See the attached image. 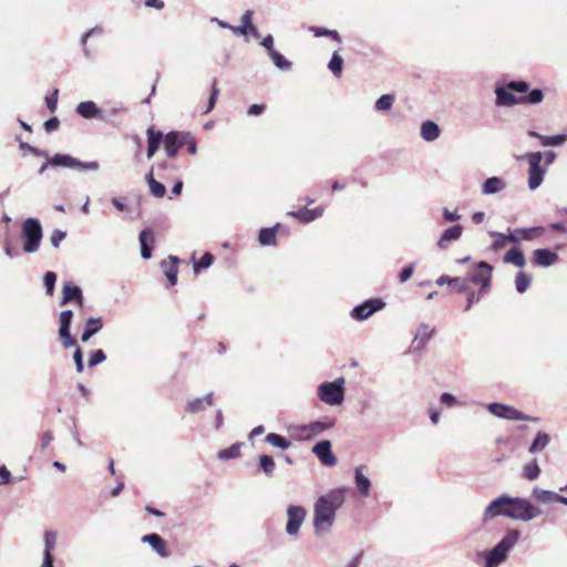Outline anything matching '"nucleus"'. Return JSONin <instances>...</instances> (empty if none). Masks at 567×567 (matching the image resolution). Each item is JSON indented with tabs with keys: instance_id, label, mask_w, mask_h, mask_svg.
<instances>
[{
	"instance_id": "obj_1",
	"label": "nucleus",
	"mask_w": 567,
	"mask_h": 567,
	"mask_svg": "<svg viewBox=\"0 0 567 567\" xmlns=\"http://www.w3.org/2000/svg\"><path fill=\"white\" fill-rule=\"evenodd\" d=\"M540 511L528 501L502 495L494 499L484 512V520L503 515L514 519L529 520L538 516Z\"/></svg>"
},
{
	"instance_id": "obj_30",
	"label": "nucleus",
	"mask_w": 567,
	"mask_h": 567,
	"mask_svg": "<svg viewBox=\"0 0 567 567\" xmlns=\"http://www.w3.org/2000/svg\"><path fill=\"white\" fill-rule=\"evenodd\" d=\"M503 260L506 264H512L519 268H523L526 264L525 256L523 251L518 248H512L511 250H508L505 254Z\"/></svg>"
},
{
	"instance_id": "obj_52",
	"label": "nucleus",
	"mask_w": 567,
	"mask_h": 567,
	"mask_svg": "<svg viewBox=\"0 0 567 567\" xmlns=\"http://www.w3.org/2000/svg\"><path fill=\"white\" fill-rule=\"evenodd\" d=\"M44 286L47 288V293L49 296H52L53 292H54V286H55V281H56V275L53 272V271H48L45 275H44Z\"/></svg>"
},
{
	"instance_id": "obj_22",
	"label": "nucleus",
	"mask_w": 567,
	"mask_h": 567,
	"mask_svg": "<svg viewBox=\"0 0 567 567\" xmlns=\"http://www.w3.org/2000/svg\"><path fill=\"white\" fill-rule=\"evenodd\" d=\"M558 260V255L548 249H536L534 251V262L537 266L548 267Z\"/></svg>"
},
{
	"instance_id": "obj_25",
	"label": "nucleus",
	"mask_w": 567,
	"mask_h": 567,
	"mask_svg": "<svg viewBox=\"0 0 567 567\" xmlns=\"http://www.w3.org/2000/svg\"><path fill=\"white\" fill-rule=\"evenodd\" d=\"M141 255L144 259L152 256V244L154 243V234L151 229H143L140 234Z\"/></svg>"
},
{
	"instance_id": "obj_45",
	"label": "nucleus",
	"mask_w": 567,
	"mask_h": 567,
	"mask_svg": "<svg viewBox=\"0 0 567 567\" xmlns=\"http://www.w3.org/2000/svg\"><path fill=\"white\" fill-rule=\"evenodd\" d=\"M518 532L511 530L499 543L498 545L507 553L517 542Z\"/></svg>"
},
{
	"instance_id": "obj_42",
	"label": "nucleus",
	"mask_w": 567,
	"mask_h": 567,
	"mask_svg": "<svg viewBox=\"0 0 567 567\" xmlns=\"http://www.w3.org/2000/svg\"><path fill=\"white\" fill-rule=\"evenodd\" d=\"M309 31L313 33L315 37H330L333 40L341 42V37L336 30H330L326 28H319V27H310Z\"/></svg>"
},
{
	"instance_id": "obj_21",
	"label": "nucleus",
	"mask_w": 567,
	"mask_h": 567,
	"mask_svg": "<svg viewBox=\"0 0 567 567\" xmlns=\"http://www.w3.org/2000/svg\"><path fill=\"white\" fill-rule=\"evenodd\" d=\"M142 540L152 546V548L162 557H168L169 551L167 549L166 542L158 534L145 535Z\"/></svg>"
},
{
	"instance_id": "obj_19",
	"label": "nucleus",
	"mask_w": 567,
	"mask_h": 567,
	"mask_svg": "<svg viewBox=\"0 0 567 567\" xmlns=\"http://www.w3.org/2000/svg\"><path fill=\"white\" fill-rule=\"evenodd\" d=\"M284 229L280 223L269 228H261L258 235V241L261 246H274L277 243V234Z\"/></svg>"
},
{
	"instance_id": "obj_39",
	"label": "nucleus",
	"mask_w": 567,
	"mask_h": 567,
	"mask_svg": "<svg viewBox=\"0 0 567 567\" xmlns=\"http://www.w3.org/2000/svg\"><path fill=\"white\" fill-rule=\"evenodd\" d=\"M516 234H519L522 239L532 240L540 237L544 234L543 227H532V228H518L515 230Z\"/></svg>"
},
{
	"instance_id": "obj_12",
	"label": "nucleus",
	"mask_w": 567,
	"mask_h": 567,
	"mask_svg": "<svg viewBox=\"0 0 567 567\" xmlns=\"http://www.w3.org/2000/svg\"><path fill=\"white\" fill-rule=\"evenodd\" d=\"M183 132H169L165 136L163 135V144L164 150L166 152L167 157L175 158L178 151L183 147L184 140Z\"/></svg>"
},
{
	"instance_id": "obj_29",
	"label": "nucleus",
	"mask_w": 567,
	"mask_h": 567,
	"mask_svg": "<svg viewBox=\"0 0 567 567\" xmlns=\"http://www.w3.org/2000/svg\"><path fill=\"white\" fill-rule=\"evenodd\" d=\"M505 183L499 177H489L482 185V193L485 195L495 194L502 189H504Z\"/></svg>"
},
{
	"instance_id": "obj_16",
	"label": "nucleus",
	"mask_w": 567,
	"mask_h": 567,
	"mask_svg": "<svg viewBox=\"0 0 567 567\" xmlns=\"http://www.w3.org/2000/svg\"><path fill=\"white\" fill-rule=\"evenodd\" d=\"M323 214V207L319 206L316 208H300L298 210L289 212L288 215L298 219L299 221L307 224L321 217Z\"/></svg>"
},
{
	"instance_id": "obj_38",
	"label": "nucleus",
	"mask_w": 567,
	"mask_h": 567,
	"mask_svg": "<svg viewBox=\"0 0 567 567\" xmlns=\"http://www.w3.org/2000/svg\"><path fill=\"white\" fill-rule=\"evenodd\" d=\"M265 440L267 443L281 450H286L291 445V442L289 440L276 433L267 434Z\"/></svg>"
},
{
	"instance_id": "obj_17",
	"label": "nucleus",
	"mask_w": 567,
	"mask_h": 567,
	"mask_svg": "<svg viewBox=\"0 0 567 567\" xmlns=\"http://www.w3.org/2000/svg\"><path fill=\"white\" fill-rule=\"evenodd\" d=\"M436 285L443 286L447 285L452 288L453 291L457 293L467 292L468 290V281L466 278L455 277L451 278L447 275H442L436 279Z\"/></svg>"
},
{
	"instance_id": "obj_9",
	"label": "nucleus",
	"mask_w": 567,
	"mask_h": 567,
	"mask_svg": "<svg viewBox=\"0 0 567 567\" xmlns=\"http://www.w3.org/2000/svg\"><path fill=\"white\" fill-rule=\"evenodd\" d=\"M487 409L493 415H495L497 417L506 419V420H513V421H526V420L537 421L538 420L536 417H530V416L525 415L523 412L518 411L514 406L505 405L502 403H491Z\"/></svg>"
},
{
	"instance_id": "obj_8",
	"label": "nucleus",
	"mask_w": 567,
	"mask_h": 567,
	"mask_svg": "<svg viewBox=\"0 0 567 567\" xmlns=\"http://www.w3.org/2000/svg\"><path fill=\"white\" fill-rule=\"evenodd\" d=\"M49 163L51 166H64L81 171H96L100 167L99 163L95 161L84 163L66 154H55L53 157L49 158Z\"/></svg>"
},
{
	"instance_id": "obj_55",
	"label": "nucleus",
	"mask_w": 567,
	"mask_h": 567,
	"mask_svg": "<svg viewBox=\"0 0 567 567\" xmlns=\"http://www.w3.org/2000/svg\"><path fill=\"white\" fill-rule=\"evenodd\" d=\"M183 146H187L189 154L194 155L197 151V144L194 136L190 133H184Z\"/></svg>"
},
{
	"instance_id": "obj_5",
	"label": "nucleus",
	"mask_w": 567,
	"mask_h": 567,
	"mask_svg": "<svg viewBox=\"0 0 567 567\" xmlns=\"http://www.w3.org/2000/svg\"><path fill=\"white\" fill-rule=\"evenodd\" d=\"M23 250L25 252H34L40 247L42 239V228L39 220L28 218L22 225Z\"/></svg>"
},
{
	"instance_id": "obj_31",
	"label": "nucleus",
	"mask_w": 567,
	"mask_h": 567,
	"mask_svg": "<svg viewBox=\"0 0 567 567\" xmlns=\"http://www.w3.org/2000/svg\"><path fill=\"white\" fill-rule=\"evenodd\" d=\"M212 405H213V394L209 393L204 398H197V399H194L193 401H189L186 410L188 412L195 413V412L205 410L207 406H212Z\"/></svg>"
},
{
	"instance_id": "obj_51",
	"label": "nucleus",
	"mask_w": 567,
	"mask_h": 567,
	"mask_svg": "<svg viewBox=\"0 0 567 567\" xmlns=\"http://www.w3.org/2000/svg\"><path fill=\"white\" fill-rule=\"evenodd\" d=\"M44 544H45L44 553L52 554V551L54 550V548L56 546V533L51 532V530L45 532Z\"/></svg>"
},
{
	"instance_id": "obj_47",
	"label": "nucleus",
	"mask_w": 567,
	"mask_h": 567,
	"mask_svg": "<svg viewBox=\"0 0 567 567\" xmlns=\"http://www.w3.org/2000/svg\"><path fill=\"white\" fill-rule=\"evenodd\" d=\"M275 65L281 70H289L291 68V62L288 61L281 53L278 51H274L269 54Z\"/></svg>"
},
{
	"instance_id": "obj_26",
	"label": "nucleus",
	"mask_w": 567,
	"mask_h": 567,
	"mask_svg": "<svg viewBox=\"0 0 567 567\" xmlns=\"http://www.w3.org/2000/svg\"><path fill=\"white\" fill-rule=\"evenodd\" d=\"M329 426L321 422H313L308 425L300 426L298 429V435L300 439L307 440L315 435L322 433Z\"/></svg>"
},
{
	"instance_id": "obj_32",
	"label": "nucleus",
	"mask_w": 567,
	"mask_h": 567,
	"mask_svg": "<svg viewBox=\"0 0 567 567\" xmlns=\"http://www.w3.org/2000/svg\"><path fill=\"white\" fill-rule=\"evenodd\" d=\"M506 551L498 544L487 554L486 566L496 567L506 558Z\"/></svg>"
},
{
	"instance_id": "obj_48",
	"label": "nucleus",
	"mask_w": 567,
	"mask_h": 567,
	"mask_svg": "<svg viewBox=\"0 0 567 567\" xmlns=\"http://www.w3.org/2000/svg\"><path fill=\"white\" fill-rule=\"evenodd\" d=\"M240 454V444H233L231 446L219 451L218 457L221 460L236 458Z\"/></svg>"
},
{
	"instance_id": "obj_53",
	"label": "nucleus",
	"mask_w": 567,
	"mask_h": 567,
	"mask_svg": "<svg viewBox=\"0 0 567 567\" xmlns=\"http://www.w3.org/2000/svg\"><path fill=\"white\" fill-rule=\"evenodd\" d=\"M102 327L101 318H89L85 322L84 329L90 331L92 334H95L102 329Z\"/></svg>"
},
{
	"instance_id": "obj_50",
	"label": "nucleus",
	"mask_w": 567,
	"mask_h": 567,
	"mask_svg": "<svg viewBox=\"0 0 567 567\" xmlns=\"http://www.w3.org/2000/svg\"><path fill=\"white\" fill-rule=\"evenodd\" d=\"M259 464H260V467L262 468V471L267 474V475H271L275 471V467H276V464L272 460L271 456H268V455H260L259 456Z\"/></svg>"
},
{
	"instance_id": "obj_14",
	"label": "nucleus",
	"mask_w": 567,
	"mask_h": 567,
	"mask_svg": "<svg viewBox=\"0 0 567 567\" xmlns=\"http://www.w3.org/2000/svg\"><path fill=\"white\" fill-rule=\"evenodd\" d=\"M288 522H287V533L289 535H296L305 520L306 511L301 506H289L288 511Z\"/></svg>"
},
{
	"instance_id": "obj_63",
	"label": "nucleus",
	"mask_w": 567,
	"mask_h": 567,
	"mask_svg": "<svg viewBox=\"0 0 567 567\" xmlns=\"http://www.w3.org/2000/svg\"><path fill=\"white\" fill-rule=\"evenodd\" d=\"M66 233L62 230H54L51 236V244L56 248L59 247L60 243L65 238Z\"/></svg>"
},
{
	"instance_id": "obj_24",
	"label": "nucleus",
	"mask_w": 567,
	"mask_h": 567,
	"mask_svg": "<svg viewBox=\"0 0 567 567\" xmlns=\"http://www.w3.org/2000/svg\"><path fill=\"white\" fill-rule=\"evenodd\" d=\"M76 112L84 118L102 117V111L93 101L81 102L76 107Z\"/></svg>"
},
{
	"instance_id": "obj_15",
	"label": "nucleus",
	"mask_w": 567,
	"mask_h": 567,
	"mask_svg": "<svg viewBox=\"0 0 567 567\" xmlns=\"http://www.w3.org/2000/svg\"><path fill=\"white\" fill-rule=\"evenodd\" d=\"M72 301H74L79 308H83L84 306V298L81 288L66 282L63 285L61 305L64 306Z\"/></svg>"
},
{
	"instance_id": "obj_10",
	"label": "nucleus",
	"mask_w": 567,
	"mask_h": 567,
	"mask_svg": "<svg viewBox=\"0 0 567 567\" xmlns=\"http://www.w3.org/2000/svg\"><path fill=\"white\" fill-rule=\"evenodd\" d=\"M384 306V301L380 298L369 299L354 307L351 311V317L358 321H362L370 318L377 311L383 309Z\"/></svg>"
},
{
	"instance_id": "obj_60",
	"label": "nucleus",
	"mask_w": 567,
	"mask_h": 567,
	"mask_svg": "<svg viewBox=\"0 0 567 567\" xmlns=\"http://www.w3.org/2000/svg\"><path fill=\"white\" fill-rule=\"evenodd\" d=\"M73 359H74V362H75L76 372H79V373L83 372V370H84L83 352H82L80 347H76V349H75V351L73 353Z\"/></svg>"
},
{
	"instance_id": "obj_4",
	"label": "nucleus",
	"mask_w": 567,
	"mask_h": 567,
	"mask_svg": "<svg viewBox=\"0 0 567 567\" xmlns=\"http://www.w3.org/2000/svg\"><path fill=\"white\" fill-rule=\"evenodd\" d=\"M494 268L486 261L476 262L468 272L467 281L480 286V293L487 295L492 288Z\"/></svg>"
},
{
	"instance_id": "obj_33",
	"label": "nucleus",
	"mask_w": 567,
	"mask_h": 567,
	"mask_svg": "<svg viewBox=\"0 0 567 567\" xmlns=\"http://www.w3.org/2000/svg\"><path fill=\"white\" fill-rule=\"evenodd\" d=\"M529 135L539 140L542 146H557L561 145L566 140V135L545 136L536 132H529Z\"/></svg>"
},
{
	"instance_id": "obj_7",
	"label": "nucleus",
	"mask_w": 567,
	"mask_h": 567,
	"mask_svg": "<svg viewBox=\"0 0 567 567\" xmlns=\"http://www.w3.org/2000/svg\"><path fill=\"white\" fill-rule=\"evenodd\" d=\"M526 158L529 164L528 186L530 189H536L542 184L545 174V169L540 166L543 154L540 152L528 153Z\"/></svg>"
},
{
	"instance_id": "obj_61",
	"label": "nucleus",
	"mask_w": 567,
	"mask_h": 567,
	"mask_svg": "<svg viewBox=\"0 0 567 567\" xmlns=\"http://www.w3.org/2000/svg\"><path fill=\"white\" fill-rule=\"evenodd\" d=\"M492 236L495 237V240L492 244V248L494 250L497 251V250L502 249L506 245L507 240H506V237H505L504 234L493 233Z\"/></svg>"
},
{
	"instance_id": "obj_64",
	"label": "nucleus",
	"mask_w": 567,
	"mask_h": 567,
	"mask_svg": "<svg viewBox=\"0 0 567 567\" xmlns=\"http://www.w3.org/2000/svg\"><path fill=\"white\" fill-rule=\"evenodd\" d=\"M59 125H60L59 118L58 117H51L48 121H45L44 130L48 133H51V132L55 131L59 127Z\"/></svg>"
},
{
	"instance_id": "obj_43",
	"label": "nucleus",
	"mask_w": 567,
	"mask_h": 567,
	"mask_svg": "<svg viewBox=\"0 0 567 567\" xmlns=\"http://www.w3.org/2000/svg\"><path fill=\"white\" fill-rule=\"evenodd\" d=\"M395 101V96L393 94H384L379 97L375 102V109L380 112L389 111Z\"/></svg>"
},
{
	"instance_id": "obj_13",
	"label": "nucleus",
	"mask_w": 567,
	"mask_h": 567,
	"mask_svg": "<svg viewBox=\"0 0 567 567\" xmlns=\"http://www.w3.org/2000/svg\"><path fill=\"white\" fill-rule=\"evenodd\" d=\"M312 452L319 458V461L326 466H334L337 464V457L331 451V443L328 440L318 442L313 447Z\"/></svg>"
},
{
	"instance_id": "obj_27",
	"label": "nucleus",
	"mask_w": 567,
	"mask_h": 567,
	"mask_svg": "<svg viewBox=\"0 0 567 567\" xmlns=\"http://www.w3.org/2000/svg\"><path fill=\"white\" fill-rule=\"evenodd\" d=\"M435 332L434 328H431L429 324H421L415 333L414 343L416 349H422L425 347L429 339Z\"/></svg>"
},
{
	"instance_id": "obj_23",
	"label": "nucleus",
	"mask_w": 567,
	"mask_h": 567,
	"mask_svg": "<svg viewBox=\"0 0 567 567\" xmlns=\"http://www.w3.org/2000/svg\"><path fill=\"white\" fill-rule=\"evenodd\" d=\"M163 143V133L154 128L147 130V157L152 158Z\"/></svg>"
},
{
	"instance_id": "obj_59",
	"label": "nucleus",
	"mask_w": 567,
	"mask_h": 567,
	"mask_svg": "<svg viewBox=\"0 0 567 567\" xmlns=\"http://www.w3.org/2000/svg\"><path fill=\"white\" fill-rule=\"evenodd\" d=\"M58 95H59V90L55 89L50 96L45 97V104H47L48 109L50 110V112H52V113L55 112L56 107H58Z\"/></svg>"
},
{
	"instance_id": "obj_28",
	"label": "nucleus",
	"mask_w": 567,
	"mask_h": 567,
	"mask_svg": "<svg viewBox=\"0 0 567 567\" xmlns=\"http://www.w3.org/2000/svg\"><path fill=\"white\" fill-rule=\"evenodd\" d=\"M440 127L432 121H425L421 125V136L426 142L435 141L440 136Z\"/></svg>"
},
{
	"instance_id": "obj_62",
	"label": "nucleus",
	"mask_w": 567,
	"mask_h": 567,
	"mask_svg": "<svg viewBox=\"0 0 567 567\" xmlns=\"http://www.w3.org/2000/svg\"><path fill=\"white\" fill-rule=\"evenodd\" d=\"M20 148L22 151H28L30 152L31 154H33L34 156H39V157H43V156H47V152L44 151H41L32 145H30L29 143H25V142H21L20 143Z\"/></svg>"
},
{
	"instance_id": "obj_40",
	"label": "nucleus",
	"mask_w": 567,
	"mask_h": 567,
	"mask_svg": "<svg viewBox=\"0 0 567 567\" xmlns=\"http://www.w3.org/2000/svg\"><path fill=\"white\" fill-rule=\"evenodd\" d=\"M540 474V468L537 464L536 460H533L532 462L527 463L523 467V476L528 481L536 480Z\"/></svg>"
},
{
	"instance_id": "obj_6",
	"label": "nucleus",
	"mask_w": 567,
	"mask_h": 567,
	"mask_svg": "<svg viewBox=\"0 0 567 567\" xmlns=\"http://www.w3.org/2000/svg\"><path fill=\"white\" fill-rule=\"evenodd\" d=\"M344 380L340 378L333 382L322 383L318 388L319 399L330 405L341 404L344 398Z\"/></svg>"
},
{
	"instance_id": "obj_35",
	"label": "nucleus",
	"mask_w": 567,
	"mask_h": 567,
	"mask_svg": "<svg viewBox=\"0 0 567 567\" xmlns=\"http://www.w3.org/2000/svg\"><path fill=\"white\" fill-rule=\"evenodd\" d=\"M533 497L543 504L557 503L558 494L551 491H545L540 488L533 489Z\"/></svg>"
},
{
	"instance_id": "obj_57",
	"label": "nucleus",
	"mask_w": 567,
	"mask_h": 567,
	"mask_svg": "<svg viewBox=\"0 0 567 567\" xmlns=\"http://www.w3.org/2000/svg\"><path fill=\"white\" fill-rule=\"evenodd\" d=\"M106 359V355L103 350L99 349L94 351L89 359V367H94L99 363H102Z\"/></svg>"
},
{
	"instance_id": "obj_58",
	"label": "nucleus",
	"mask_w": 567,
	"mask_h": 567,
	"mask_svg": "<svg viewBox=\"0 0 567 567\" xmlns=\"http://www.w3.org/2000/svg\"><path fill=\"white\" fill-rule=\"evenodd\" d=\"M218 94H219V90L217 87V81L214 80L213 87H212V93H210V96H209V100H208V106H207L205 113H208V112H210L214 109Z\"/></svg>"
},
{
	"instance_id": "obj_37",
	"label": "nucleus",
	"mask_w": 567,
	"mask_h": 567,
	"mask_svg": "<svg viewBox=\"0 0 567 567\" xmlns=\"http://www.w3.org/2000/svg\"><path fill=\"white\" fill-rule=\"evenodd\" d=\"M550 442V436L545 432H538L536 437L534 439L532 445L529 446L530 453H537L543 451L548 443Z\"/></svg>"
},
{
	"instance_id": "obj_46",
	"label": "nucleus",
	"mask_w": 567,
	"mask_h": 567,
	"mask_svg": "<svg viewBox=\"0 0 567 567\" xmlns=\"http://www.w3.org/2000/svg\"><path fill=\"white\" fill-rule=\"evenodd\" d=\"M518 532L511 530L499 543L498 545L507 553L517 542Z\"/></svg>"
},
{
	"instance_id": "obj_41",
	"label": "nucleus",
	"mask_w": 567,
	"mask_h": 567,
	"mask_svg": "<svg viewBox=\"0 0 567 567\" xmlns=\"http://www.w3.org/2000/svg\"><path fill=\"white\" fill-rule=\"evenodd\" d=\"M328 68L333 73L334 76H337V78L341 76L342 69H343V59L338 52H334L332 54V58L328 64Z\"/></svg>"
},
{
	"instance_id": "obj_34",
	"label": "nucleus",
	"mask_w": 567,
	"mask_h": 567,
	"mask_svg": "<svg viewBox=\"0 0 567 567\" xmlns=\"http://www.w3.org/2000/svg\"><path fill=\"white\" fill-rule=\"evenodd\" d=\"M363 466H358L355 468V484L357 488L363 496H368L370 493V481L367 476L363 475Z\"/></svg>"
},
{
	"instance_id": "obj_36",
	"label": "nucleus",
	"mask_w": 567,
	"mask_h": 567,
	"mask_svg": "<svg viewBox=\"0 0 567 567\" xmlns=\"http://www.w3.org/2000/svg\"><path fill=\"white\" fill-rule=\"evenodd\" d=\"M146 179H147V183H148L150 190H151L152 195H154L157 198L164 197V195L166 193V188H165V186L162 183L157 182L154 178L153 168L147 174Z\"/></svg>"
},
{
	"instance_id": "obj_20",
	"label": "nucleus",
	"mask_w": 567,
	"mask_h": 567,
	"mask_svg": "<svg viewBox=\"0 0 567 567\" xmlns=\"http://www.w3.org/2000/svg\"><path fill=\"white\" fill-rule=\"evenodd\" d=\"M178 261L177 257L169 256L167 260L161 262L164 274L169 281V286H174L177 282Z\"/></svg>"
},
{
	"instance_id": "obj_2",
	"label": "nucleus",
	"mask_w": 567,
	"mask_h": 567,
	"mask_svg": "<svg viewBox=\"0 0 567 567\" xmlns=\"http://www.w3.org/2000/svg\"><path fill=\"white\" fill-rule=\"evenodd\" d=\"M495 94L498 106L534 105L544 100V92L540 89L529 90V84L525 81H511L505 86L497 87Z\"/></svg>"
},
{
	"instance_id": "obj_49",
	"label": "nucleus",
	"mask_w": 567,
	"mask_h": 567,
	"mask_svg": "<svg viewBox=\"0 0 567 567\" xmlns=\"http://www.w3.org/2000/svg\"><path fill=\"white\" fill-rule=\"evenodd\" d=\"M215 257L210 252H205L203 257L194 264V271L198 274L202 269L208 268L214 262Z\"/></svg>"
},
{
	"instance_id": "obj_18",
	"label": "nucleus",
	"mask_w": 567,
	"mask_h": 567,
	"mask_svg": "<svg viewBox=\"0 0 567 567\" xmlns=\"http://www.w3.org/2000/svg\"><path fill=\"white\" fill-rule=\"evenodd\" d=\"M463 234V226L457 224L444 230L441 238L437 241V246L441 249H446L451 243L456 241Z\"/></svg>"
},
{
	"instance_id": "obj_11",
	"label": "nucleus",
	"mask_w": 567,
	"mask_h": 567,
	"mask_svg": "<svg viewBox=\"0 0 567 567\" xmlns=\"http://www.w3.org/2000/svg\"><path fill=\"white\" fill-rule=\"evenodd\" d=\"M73 319V312L71 310H64L60 313V328L59 336L62 344L65 349L75 346L76 341L70 333V326Z\"/></svg>"
},
{
	"instance_id": "obj_44",
	"label": "nucleus",
	"mask_w": 567,
	"mask_h": 567,
	"mask_svg": "<svg viewBox=\"0 0 567 567\" xmlns=\"http://www.w3.org/2000/svg\"><path fill=\"white\" fill-rule=\"evenodd\" d=\"M530 285V276L526 272H518L515 278L516 290L520 293L525 292Z\"/></svg>"
},
{
	"instance_id": "obj_3",
	"label": "nucleus",
	"mask_w": 567,
	"mask_h": 567,
	"mask_svg": "<svg viewBox=\"0 0 567 567\" xmlns=\"http://www.w3.org/2000/svg\"><path fill=\"white\" fill-rule=\"evenodd\" d=\"M346 499V489L336 488L320 496L315 504L313 526L317 532H327L333 524L336 512Z\"/></svg>"
},
{
	"instance_id": "obj_54",
	"label": "nucleus",
	"mask_w": 567,
	"mask_h": 567,
	"mask_svg": "<svg viewBox=\"0 0 567 567\" xmlns=\"http://www.w3.org/2000/svg\"><path fill=\"white\" fill-rule=\"evenodd\" d=\"M465 293H466V306L464 308L465 311H468L474 303L480 302L481 298L484 296V295L480 293V290L477 292H474L468 289L467 292H465Z\"/></svg>"
},
{
	"instance_id": "obj_56",
	"label": "nucleus",
	"mask_w": 567,
	"mask_h": 567,
	"mask_svg": "<svg viewBox=\"0 0 567 567\" xmlns=\"http://www.w3.org/2000/svg\"><path fill=\"white\" fill-rule=\"evenodd\" d=\"M251 17H252V12L249 10L246 11L241 17V24L245 25L250 31V34L257 35V29L252 24Z\"/></svg>"
}]
</instances>
